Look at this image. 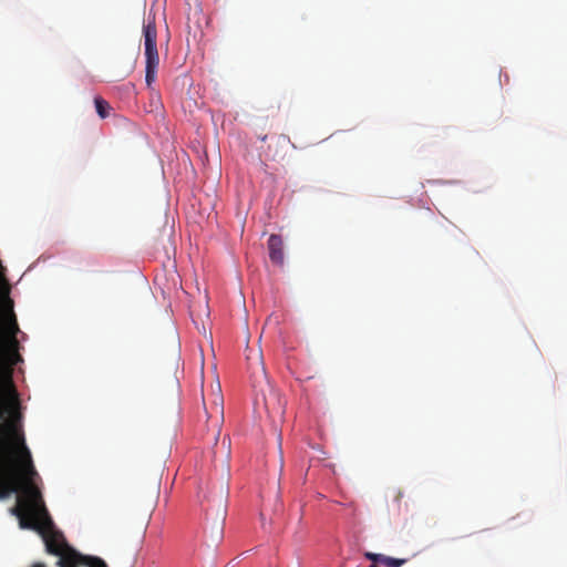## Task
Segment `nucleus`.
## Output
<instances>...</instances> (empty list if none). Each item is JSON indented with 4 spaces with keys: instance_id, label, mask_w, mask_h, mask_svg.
<instances>
[{
    "instance_id": "nucleus-1",
    "label": "nucleus",
    "mask_w": 567,
    "mask_h": 567,
    "mask_svg": "<svg viewBox=\"0 0 567 567\" xmlns=\"http://www.w3.org/2000/svg\"><path fill=\"white\" fill-rule=\"evenodd\" d=\"M8 303L0 312V354H20L23 348L20 346L18 334L24 337V333L19 329L11 300Z\"/></svg>"
},
{
    "instance_id": "nucleus-2",
    "label": "nucleus",
    "mask_w": 567,
    "mask_h": 567,
    "mask_svg": "<svg viewBox=\"0 0 567 567\" xmlns=\"http://www.w3.org/2000/svg\"><path fill=\"white\" fill-rule=\"evenodd\" d=\"M143 35L145 44V82L147 87L156 80L157 68L159 64V55L157 50V30L155 18H150L143 25Z\"/></svg>"
},
{
    "instance_id": "nucleus-3",
    "label": "nucleus",
    "mask_w": 567,
    "mask_h": 567,
    "mask_svg": "<svg viewBox=\"0 0 567 567\" xmlns=\"http://www.w3.org/2000/svg\"><path fill=\"white\" fill-rule=\"evenodd\" d=\"M47 546V550L50 554L62 556L65 554L68 545L63 536L54 530L53 523L49 516L43 517V527L40 532Z\"/></svg>"
},
{
    "instance_id": "nucleus-4",
    "label": "nucleus",
    "mask_w": 567,
    "mask_h": 567,
    "mask_svg": "<svg viewBox=\"0 0 567 567\" xmlns=\"http://www.w3.org/2000/svg\"><path fill=\"white\" fill-rule=\"evenodd\" d=\"M12 511L19 517L21 528L41 532L43 518H40L39 513L30 512L28 508L22 507V505H17Z\"/></svg>"
},
{
    "instance_id": "nucleus-5",
    "label": "nucleus",
    "mask_w": 567,
    "mask_h": 567,
    "mask_svg": "<svg viewBox=\"0 0 567 567\" xmlns=\"http://www.w3.org/2000/svg\"><path fill=\"white\" fill-rule=\"evenodd\" d=\"M264 408L269 416H279L285 412V401L274 389L262 396Z\"/></svg>"
},
{
    "instance_id": "nucleus-6",
    "label": "nucleus",
    "mask_w": 567,
    "mask_h": 567,
    "mask_svg": "<svg viewBox=\"0 0 567 567\" xmlns=\"http://www.w3.org/2000/svg\"><path fill=\"white\" fill-rule=\"evenodd\" d=\"M269 258L276 265L284 264V241L279 235L272 234L268 239Z\"/></svg>"
},
{
    "instance_id": "nucleus-7",
    "label": "nucleus",
    "mask_w": 567,
    "mask_h": 567,
    "mask_svg": "<svg viewBox=\"0 0 567 567\" xmlns=\"http://www.w3.org/2000/svg\"><path fill=\"white\" fill-rule=\"evenodd\" d=\"M85 556L76 553L72 548H66L65 554L61 556L58 564L60 567H85Z\"/></svg>"
},
{
    "instance_id": "nucleus-8",
    "label": "nucleus",
    "mask_w": 567,
    "mask_h": 567,
    "mask_svg": "<svg viewBox=\"0 0 567 567\" xmlns=\"http://www.w3.org/2000/svg\"><path fill=\"white\" fill-rule=\"evenodd\" d=\"M202 333H203V337H204V342H202L199 344V351L202 354H204L205 352H210L212 354H215L216 350L214 348V344H213V338H212V334H207V331H206V328L205 326L203 324L202 327Z\"/></svg>"
},
{
    "instance_id": "nucleus-9",
    "label": "nucleus",
    "mask_w": 567,
    "mask_h": 567,
    "mask_svg": "<svg viewBox=\"0 0 567 567\" xmlns=\"http://www.w3.org/2000/svg\"><path fill=\"white\" fill-rule=\"evenodd\" d=\"M94 104L99 116L101 118H105L109 115V110L111 109L109 102L97 96L94 99Z\"/></svg>"
},
{
    "instance_id": "nucleus-10",
    "label": "nucleus",
    "mask_w": 567,
    "mask_h": 567,
    "mask_svg": "<svg viewBox=\"0 0 567 567\" xmlns=\"http://www.w3.org/2000/svg\"><path fill=\"white\" fill-rule=\"evenodd\" d=\"M406 563V559L393 558L389 556H383L382 564L385 567H401Z\"/></svg>"
},
{
    "instance_id": "nucleus-11",
    "label": "nucleus",
    "mask_w": 567,
    "mask_h": 567,
    "mask_svg": "<svg viewBox=\"0 0 567 567\" xmlns=\"http://www.w3.org/2000/svg\"><path fill=\"white\" fill-rule=\"evenodd\" d=\"M85 567H107L105 561L100 557L85 556Z\"/></svg>"
},
{
    "instance_id": "nucleus-12",
    "label": "nucleus",
    "mask_w": 567,
    "mask_h": 567,
    "mask_svg": "<svg viewBox=\"0 0 567 567\" xmlns=\"http://www.w3.org/2000/svg\"><path fill=\"white\" fill-rule=\"evenodd\" d=\"M383 554H375V553H371V551H367L364 553V557L369 560H371L372 565H370L369 567H378L377 564H382V560H383Z\"/></svg>"
},
{
    "instance_id": "nucleus-13",
    "label": "nucleus",
    "mask_w": 567,
    "mask_h": 567,
    "mask_svg": "<svg viewBox=\"0 0 567 567\" xmlns=\"http://www.w3.org/2000/svg\"><path fill=\"white\" fill-rule=\"evenodd\" d=\"M225 516H226V507L224 505L221 514H220V522H219V525H218V528L216 532V540L217 542L220 540L223 537V525H224Z\"/></svg>"
},
{
    "instance_id": "nucleus-14",
    "label": "nucleus",
    "mask_w": 567,
    "mask_h": 567,
    "mask_svg": "<svg viewBox=\"0 0 567 567\" xmlns=\"http://www.w3.org/2000/svg\"><path fill=\"white\" fill-rule=\"evenodd\" d=\"M0 359H4L6 362L10 363V364H18L19 362H22V357H0Z\"/></svg>"
},
{
    "instance_id": "nucleus-15",
    "label": "nucleus",
    "mask_w": 567,
    "mask_h": 567,
    "mask_svg": "<svg viewBox=\"0 0 567 567\" xmlns=\"http://www.w3.org/2000/svg\"><path fill=\"white\" fill-rule=\"evenodd\" d=\"M257 359H258L257 363L260 367L262 374H265V363H264L262 357H258Z\"/></svg>"
},
{
    "instance_id": "nucleus-16",
    "label": "nucleus",
    "mask_w": 567,
    "mask_h": 567,
    "mask_svg": "<svg viewBox=\"0 0 567 567\" xmlns=\"http://www.w3.org/2000/svg\"><path fill=\"white\" fill-rule=\"evenodd\" d=\"M37 567H44V566H42V565H39V566H37Z\"/></svg>"
}]
</instances>
